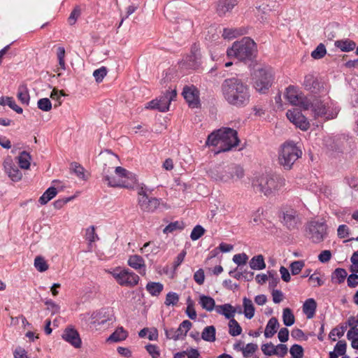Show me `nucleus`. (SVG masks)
I'll use <instances>...</instances> for the list:
<instances>
[{"label":"nucleus","instance_id":"f257e3e1","mask_svg":"<svg viewBox=\"0 0 358 358\" xmlns=\"http://www.w3.org/2000/svg\"><path fill=\"white\" fill-rule=\"evenodd\" d=\"M222 92L224 99L231 105L241 107L249 103V89L238 78L224 80L222 84Z\"/></svg>","mask_w":358,"mask_h":358},{"label":"nucleus","instance_id":"f03ea898","mask_svg":"<svg viewBox=\"0 0 358 358\" xmlns=\"http://www.w3.org/2000/svg\"><path fill=\"white\" fill-rule=\"evenodd\" d=\"M239 139L236 130L231 128H221L208 135L206 145L218 148L217 153L227 152L238 145Z\"/></svg>","mask_w":358,"mask_h":358},{"label":"nucleus","instance_id":"7ed1b4c3","mask_svg":"<svg viewBox=\"0 0 358 358\" xmlns=\"http://www.w3.org/2000/svg\"><path fill=\"white\" fill-rule=\"evenodd\" d=\"M285 179L280 175H262L252 182L253 188L266 196L275 195L285 186Z\"/></svg>","mask_w":358,"mask_h":358},{"label":"nucleus","instance_id":"20e7f679","mask_svg":"<svg viewBox=\"0 0 358 358\" xmlns=\"http://www.w3.org/2000/svg\"><path fill=\"white\" fill-rule=\"evenodd\" d=\"M115 176L109 175V169H103V180L107 182L109 187H124L127 189L134 188L137 182L136 176L122 166H117L115 170Z\"/></svg>","mask_w":358,"mask_h":358},{"label":"nucleus","instance_id":"39448f33","mask_svg":"<svg viewBox=\"0 0 358 358\" xmlns=\"http://www.w3.org/2000/svg\"><path fill=\"white\" fill-rule=\"evenodd\" d=\"M256 50V43L249 37L236 41L227 51L229 57H235L240 61L250 60Z\"/></svg>","mask_w":358,"mask_h":358},{"label":"nucleus","instance_id":"423d86ee","mask_svg":"<svg viewBox=\"0 0 358 358\" xmlns=\"http://www.w3.org/2000/svg\"><path fill=\"white\" fill-rule=\"evenodd\" d=\"M301 155V150L293 141H286L281 145L279 151V164L285 169L289 170Z\"/></svg>","mask_w":358,"mask_h":358},{"label":"nucleus","instance_id":"0eeeda50","mask_svg":"<svg viewBox=\"0 0 358 358\" xmlns=\"http://www.w3.org/2000/svg\"><path fill=\"white\" fill-rule=\"evenodd\" d=\"M148 189L145 185H141L137 189V201L141 210L145 213H154L161 206H166L161 199L150 196L148 194Z\"/></svg>","mask_w":358,"mask_h":358},{"label":"nucleus","instance_id":"6e6552de","mask_svg":"<svg viewBox=\"0 0 358 358\" xmlns=\"http://www.w3.org/2000/svg\"><path fill=\"white\" fill-rule=\"evenodd\" d=\"M274 77L271 69H260L255 72L254 87L262 94H265L272 85Z\"/></svg>","mask_w":358,"mask_h":358},{"label":"nucleus","instance_id":"1a4fd4ad","mask_svg":"<svg viewBox=\"0 0 358 358\" xmlns=\"http://www.w3.org/2000/svg\"><path fill=\"white\" fill-rule=\"evenodd\" d=\"M310 107L315 118H323L324 120H331L336 117L338 112L331 108L329 102H324L320 99H315L310 103Z\"/></svg>","mask_w":358,"mask_h":358},{"label":"nucleus","instance_id":"9d476101","mask_svg":"<svg viewBox=\"0 0 358 358\" xmlns=\"http://www.w3.org/2000/svg\"><path fill=\"white\" fill-rule=\"evenodd\" d=\"M113 276L121 286L132 287L138 283L139 276L129 269L115 270Z\"/></svg>","mask_w":358,"mask_h":358},{"label":"nucleus","instance_id":"9b49d317","mask_svg":"<svg viewBox=\"0 0 358 358\" xmlns=\"http://www.w3.org/2000/svg\"><path fill=\"white\" fill-rule=\"evenodd\" d=\"M285 98L294 106H299L304 110H308L310 108V102L294 86L290 85L286 89Z\"/></svg>","mask_w":358,"mask_h":358},{"label":"nucleus","instance_id":"f8f14e48","mask_svg":"<svg viewBox=\"0 0 358 358\" xmlns=\"http://www.w3.org/2000/svg\"><path fill=\"white\" fill-rule=\"evenodd\" d=\"M91 320V322L96 326H109L115 321L113 310L110 308H101L92 313Z\"/></svg>","mask_w":358,"mask_h":358},{"label":"nucleus","instance_id":"ddd939ff","mask_svg":"<svg viewBox=\"0 0 358 358\" xmlns=\"http://www.w3.org/2000/svg\"><path fill=\"white\" fill-rule=\"evenodd\" d=\"M327 226L323 222L311 221L307 227V235L313 243H320L324 240Z\"/></svg>","mask_w":358,"mask_h":358},{"label":"nucleus","instance_id":"4468645a","mask_svg":"<svg viewBox=\"0 0 358 358\" xmlns=\"http://www.w3.org/2000/svg\"><path fill=\"white\" fill-rule=\"evenodd\" d=\"M176 95L177 93L175 90L171 92L166 91L159 99H155L148 102L147 108L165 112L169 110L171 101L176 97Z\"/></svg>","mask_w":358,"mask_h":358},{"label":"nucleus","instance_id":"2eb2a0df","mask_svg":"<svg viewBox=\"0 0 358 358\" xmlns=\"http://www.w3.org/2000/svg\"><path fill=\"white\" fill-rule=\"evenodd\" d=\"M288 120L293 123L296 127H299L302 131H307L310 127V123L305 115L301 112L296 109L293 108L288 110L286 113Z\"/></svg>","mask_w":358,"mask_h":358},{"label":"nucleus","instance_id":"dca6fc26","mask_svg":"<svg viewBox=\"0 0 358 358\" xmlns=\"http://www.w3.org/2000/svg\"><path fill=\"white\" fill-rule=\"evenodd\" d=\"M192 322L189 320H184L177 329H169L165 330L166 336L169 339L174 341L186 336L187 333L191 329Z\"/></svg>","mask_w":358,"mask_h":358},{"label":"nucleus","instance_id":"f3484780","mask_svg":"<svg viewBox=\"0 0 358 358\" xmlns=\"http://www.w3.org/2000/svg\"><path fill=\"white\" fill-rule=\"evenodd\" d=\"M182 94L189 107L194 108L200 106L199 91L195 86L184 87Z\"/></svg>","mask_w":358,"mask_h":358},{"label":"nucleus","instance_id":"a211bd4d","mask_svg":"<svg viewBox=\"0 0 358 358\" xmlns=\"http://www.w3.org/2000/svg\"><path fill=\"white\" fill-rule=\"evenodd\" d=\"M282 223L289 230L296 229L300 224L298 212L292 208L282 213Z\"/></svg>","mask_w":358,"mask_h":358},{"label":"nucleus","instance_id":"6ab92c4d","mask_svg":"<svg viewBox=\"0 0 358 358\" xmlns=\"http://www.w3.org/2000/svg\"><path fill=\"white\" fill-rule=\"evenodd\" d=\"M227 166H217L208 171L210 177L216 181L227 182L231 180V176L227 173Z\"/></svg>","mask_w":358,"mask_h":358},{"label":"nucleus","instance_id":"aec40b11","mask_svg":"<svg viewBox=\"0 0 358 358\" xmlns=\"http://www.w3.org/2000/svg\"><path fill=\"white\" fill-rule=\"evenodd\" d=\"M200 54L199 49L194 44L192 48L191 54L187 55L182 64L187 69H195L199 66Z\"/></svg>","mask_w":358,"mask_h":358},{"label":"nucleus","instance_id":"412c9836","mask_svg":"<svg viewBox=\"0 0 358 358\" xmlns=\"http://www.w3.org/2000/svg\"><path fill=\"white\" fill-rule=\"evenodd\" d=\"M62 338L76 348L81 346L82 342L79 334L73 328H66L62 334Z\"/></svg>","mask_w":358,"mask_h":358},{"label":"nucleus","instance_id":"4be33fe9","mask_svg":"<svg viewBox=\"0 0 358 358\" xmlns=\"http://www.w3.org/2000/svg\"><path fill=\"white\" fill-rule=\"evenodd\" d=\"M237 3V0H219L216 8L217 13L220 16H223L227 13L231 12Z\"/></svg>","mask_w":358,"mask_h":358},{"label":"nucleus","instance_id":"5701e85b","mask_svg":"<svg viewBox=\"0 0 358 358\" xmlns=\"http://www.w3.org/2000/svg\"><path fill=\"white\" fill-rule=\"evenodd\" d=\"M4 168L8 177L15 182H17L22 178V173L18 168L12 163V162H5Z\"/></svg>","mask_w":358,"mask_h":358},{"label":"nucleus","instance_id":"b1692460","mask_svg":"<svg viewBox=\"0 0 358 358\" xmlns=\"http://www.w3.org/2000/svg\"><path fill=\"white\" fill-rule=\"evenodd\" d=\"M215 311L218 314L223 315L227 319L230 320L231 318L234 317L236 308L229 303H225L217 306L215 307Z\"/></svg>","mask_w":358,"mask_h":358},{"label":"nucleus","instance_id":"393cba45","mask_svg":"<svg viewBox=\"0 0 358 358\" xmlns=\"http://www.w3.org/2000/svg\"><path fill=\"white\" fill-rule=\"evenodd\" d=\"M280 327V324L276 317H271L267 322L264 330V336L266 338H271L273 337L275 333L277 332L278 328Z\"/></svg>","mask_w":358,"mask_h":358},{"label":"nucleus","instance_id":"a878e982","mask_svg":"<svg viewBox=\"0 0 358 358\" xmlns=\"http://www.w3.org/2000/svg\"><path fill=\"white\" fill-rule=\"evenodd\" d=\"M128 336V332L122 327H119L116 330L107 338V342H120L124 341Z\"/></svg>","mask_w":358,"mask_h":358},{"label":"nucleus","instance_id":"bb28decb","mask_svg":"<svg viewBox=\"0 0 358 358\" xmlns=\"http://www.w3.org/2000/svg\"><path fill=\"white\" fill-rule=\"evenodd\" d=\"M316 308V301L311 298L307 299L303 305V312L308 319L313 317Z\"/></svg>","mask_w":358,"mask_h":358},{"label":"nucleus","instance_id":"cd10ccee","mask_svg":"<svg viewBox=\"0 0 358 358\" xmlns=\"http://www.w3.org/2000/svg\"><path fill=\"white\" fill-rule=\"evenodd\" d=\"M335 46L343 52H350L356 48V43L348 38L335 41Z\"/></svg>","mask_w":358,"mask_h":358},{"label":"nucleus","instance_id":"c85d7f7f","mask_svg":"<svg viewBox=\"0 0 358 358\" xmlns=\"http://www.w3.org/2000/svg\"><path fill=\"white\" fill-rule=\"evenodd\" d=\"M199 304L203 309L209 312H211L214 309L215 310V307L217 306H215V300L212 297L206 295L200 296Z\"/></svg>","mask_w":358,"mask_h":358},{"label":"nucleus","instance_id":"c756f323","mask_svg":"<svg viewBox=\"0 0 358 358\" xmlns=\"http://www.w3.org/2000/svg\"><path fill=\"white\" fill-rule=\"evenodd\" d=\"M17 97L22 104H29L30 96L26 84L20 85L17 89Z\"/></svg>","mask_w":358,"mask_h":358},{"label":"nucleus","instance_id":"7c9ffc66","mask_svg":"<svg viewBox=\"0 0 358 358\" xmlns=\"http://www.w3.org/2000/svg\"><path fill=\"white\" fill-rule=\"evenodd\" d=\"M227 171L229 176H231V180H238L244 176L243 168L236 164L227 165Z\"/></svg>","mask_w":358,"mask_h":358},{"label":"nucleus","instance_id":"2f4dec72","mask_svg":"<svg viewBox=\"0 0 358 358\" xmlns=\"http://www.w3.org/2000/svg\"><path fill=\"white\" fill-rule=\"evenodd\" d=\"M128 264L136 270H138L142 268H145V267L144 259L142 257L137 255H131L129 257L128 259Z\"/></svg>","mask_w":358,"mask_h":358},{"label":"nucleus","instance_id":"473e14b6","mask_svg":"<svg viewBox=\"0 0 358 358\" xmlns=\"http://www.w3.org/2000/svg\"><path fill=\"white\" fill-rule=\"evenodd\" d=\"M243 306L245 317L248 319H252L255 315V310L252 301L250 299L244 297L243 300Z\"/></svg>","mask_w":358,"mask_h":358},{"label":"nucleus","instance_id":"72a5a7b5","mask_svg":"<svg viewBox=\"0 0 358 358\" xmlns=\"http://www.w3.org/2000/svg\"><path fill=\"white\" fill-rule=\"evenodd\" d=\"M215 334L216 329L214 326H207L201 333V338L208 342H214L216 338Z\"/></svg>","mask_w":358,"mask_h":358},{"label":"nucleus","instance_id":"f704fd0d","mask_svg":"<svg viewBox=\"0 0 358 358\" xmlns=\"http://www.w3.org/2000/svg\"><path fill=\"white\" fill-rule=\"evenodd\" d=\"M246 34L245 29L238 28V29H229L225 28L223 30L222 36L224 38L231 39L236 38L238 36L244 35Z\"/></svg>","mask_w":358,"mask_h":358},{"label":"nucleus","instance_id":"c9c22d12","mask_svg":"<svg viewBox=\"0 0 358 358\" xmlns=\"http://www.w3.org/2000/svg\"><path fill=\"white\" fill-rule=\"evenodd\" d=\"M145 288L150 294L157 296L162 292L164 285L161 282H149Z\"/></svg>","mask_w":358,"mask_h":358},{"label":"nucleus","instance_id":"e433bc0d","mask_svg":"<svg viewBox=\"0 0 358 358\" xmlns=\"http://www.w3.org/2000/svg\"><path fill=\"white\" fill-rule=\"evenodd\" d=\"M140 251L145 256H148L150 254L156 255L159 251V247L156 245L153 242L148 241L143 245Z\"/></svg>","mask_w":358,"mask_h":358},{"label":"nucleus","instance_id":"4c0bfd02","mask_svg":"<svg viewBox=\"0 0 358 358\" xmlns=\"http://www.w3.org/2000/svg\"><path fill=\"white\" fill-rule=\"evenodd\" d=\"M57 194V190L54 187H49L39 198V203L41 205L46 204L49 201L53 199Z\"/></svg>","mask_w":358,"mask_h":358},{"label":"nucleus","instance_id":"58836bf2","mask_svg":"<svg viewBox=\"0 0 358 358\" xmlns=\"http://www.w3.org/2000/svg\"><path fill=\"white\" fill-rule=\"evenodd\" d=\"M250 266L254 270L264 269L266 267L264 257L262 255L253 257L250 261Z\"/></svg>","mask_w":358,"mask_h":358},{"label":"nucleus","instance_id":"ea45409f","mask_svg":"<svg viewBox=\"0 0 358 358\" xmlns=\"http://www.w3.org/2000/svg\"><path fill=\"white\" fill-rule=\"evenodd\" d=\"M7 104L10 108H12L13 110H15L17 113L21 114L22 113V108L17 106L15 103V101L13 100L12 97H6V101L4 97H1L0 99V105L5 106Z\"/></svg>","mask_w":358,"mask_h":358},{"label":"nucleus","instance_id":"a19ab883","mask_svg":"<svg viewBox=\"0 0 358 358\" xmlns=\"http://www.w3.org/2000/svg\"><path fill=\"white\" fill-rule=\"evenodd\" d=\"M347 271L344 268H336L331 275V280L341 284L344 282L347 277Z\"/></svg>","mask_w":358,"mask_h":358},{"label":"nucleus","instance_id":"79ce46f5","mask_svg":"<svg viewBox=\"0 0 358 358\" xmlns=\"http://www.w3.org/2000/svg\"><path fill=\"white\" fill-rule=\"evenodd\" d=\"M229 334L232 336H237L242 333V328L238 324V322L234 319L231 318V320L229 322Z\"/></svg>","mask_w":358,"mask_h":358},{"label":"nucleus","instance_id":"37998d69","mask_svg":"<svg viewBox=\"0 0 358 358\" xmlns=\"http://www.w3.org/2000/svg\"><path fill=\"white\" fill-rule=\"evenodd\" d=\"M282 320L284 324L287 327L292 326L294 324L295 317L290 308H286L283 309Z\"/></svg>","mask_w":358,"mask_h":358},{"label":"nucleus","instance_id":"c03bdc74","mask_svg":"<svg viewBox=\"0 0 358 358\" xmlns=\"http://www.w3.org/2000/svg\"><path fill=\"white\" fill-rule=\"evenodd\" d=\"M31 156L26 151L22 152L18 157V163L21 169H28L30 166Z\"/></svg>","mask_w":358,"mask_h":358},{"label":"nucleus","instance_id":"a18cd8bd","mask_svg":"<svg viewBox=\"0 0 358 358\" xmlns=\"http://www.w3.org/2000/svg\"><path fill=\"white\" fill-rule=\"evenodd\" d=\"M243 356L245 358L250 357L258 350V345L255 343H248L245 347L241 348Z\"/></svg>","mask_w":358,"mask_h":358},{"label":"nucleus","instance_id":"49530a36","mask_svg":"<svg viewBox=\"0 0 358 358\" xmlns=\"http://www.w3.org/2000/svg\"><path fill=\"white\" fill-rule=\"evenodd\" d=\"M303 85L306 90H312L317 85V82L313 75L308 74L304 78Z\"/></svg>","mask_w":358,"mask_h":358},{"label":"nucleus","instance_id":"de8ad7c7","mask_svg":"<svg viewBox=\"0 0 358 358\" xmlns=\"http://www.w3.org/2000/svg\"><path fill=\"white\" fill-rule=\"evenodd\" d=\"M184 228V224L182 222L179 221H176L173 222H171L168 224L163 230L164 234L172 233L178 229L182 230Z\"/></svg>","mask_w":358,"mask_h":358},{"label":"nucleus","instance_id":"09e8293b","mask_svg":"<svg viewBox=\"0 0 358 358\" xmlns=\"http://www.w3.org/2000/svg\"><path fill=\"white\" fill-rule=\"evenodd\" d=\"M187 305L186 314L191 320H196L197 315L194 308V303L190 297L187 300Z\"/></svg>","mask_w":358,"mask_h":358},{"label":"nucleus","instance_id":"8fccbe9b","mask_svg":"<svg viewBox=\"0 0 358 358\" xmlns=\"http://www.w3.org/2000/svg\"><path fill=\"white\" fill-rule=\"evenodd\" d=\"M34 266L40 272H44L48 269V265L45 259L38 256L34 259Z\"/></svg>","mask_w":358,"mask_h":358},{"label":"nucleus","instance_id":"3c124183","mask_svg":"<svg viewBox=\"0 0 358 358\" xmlns=\"http://www.w3.org/2000/svg\"><path fill=\"white\" fill-rule=\"evenodd\" d=\"M179 301V296L176 292H169L166 296L164 304L167 306H176Z\"/></svg>","mask_w":358,"mask_h":358},{"label":"nucleus","instance_id":"603ef678","mask_svg":"<svg viewBox=\"0 0 358 358\" xmlns=\"http://www.w3.org/2000/svg\"><path fill=\"white\" fill-rule=\"evenodd\" d=\"M327 50L325 46L320 43L317 47L312 52L311 56L315 59H319L324 57Z\"/></svg>","mask_w":358,"mask_h":358},{"label":"nucleus","instance_id":"864d4df0","mask_svg":"<svg viewBox=\"0 0 358 358\" xmlns=\"http://www.w3.org/2000/svg\"><path fill=\"white\" fill-rule=\"evenodd\" d=\"M38 108L45 112H48L52 109V103L49 99L42 98L40 99L37 102Z\"/></svg>","mask_w":358,"mask_h":358},{"label":"nucleus","instance_id":"5fc2aeb1","mask_svg":"<svg viewBox=\"0 0 358 358\" xmlns=\"http://www.w3.org/2000/svg\"><path fill=\"white\" fill-rule=\"evenodd\" d=\"M289 352L293 358H303V348L298 344L293 345L289 350Z\"/></svg>","mask_w":358,"mask_h":358},{"label":"nucleus","instance_id":"6e6d98bb","mask_svg":"<svg viewBox=\"0 0 358 358\" xmlns=\"http://www.w3.org/2000/svg\"><path fill=\"white\" fill-rule=\"evenodd\" d=\"M305 264L301 260L294 261L290 264V270L292 275L299 274L302 268L304 267Z\"/></svg>","mask_w":358,"mask_h":358},{"label":"nucleus","instance_id":"4d7b16f0","mask_svg":"<svg viewBox=\"0 0 358 358\" xmlns=\"http://www.w3.org/2000/svg\"><path fill=\"white\" fill-rule=\"evenodd\" d=\"M85 239L90 242V244L99 239L94 226H91L86 229Z\"/></svg>","mask_w":358,"mask_h":358},{"label":"nucleus","instance_id":"13d9d810","mask_svg":"<svg viewBox=\"0 0 358 358\" xmlns=\"http://www.w3.org/2000/svg\"><path fill=\"white\" fill-rule=\"evenodd\" d=\"M205 233V229L201 225H196L192 231L190 238L192 241L200 238Z\"/></svg>","mask_w":358,"mask_h":358},{"label":"nucleus","instance_id":"bf43d9fd","mask_svg":"<svg viewBox=\"0 0 358 358\" xmlns=\"http://www.w3.org/2000/svg\"><path fill=\"white\" fill-rule=\"evenodd\" d=\"M61 96H64L63 90L59 91L55 88L53 89L50 94V98L57 101V103L55 104V108L59 106L62 103V101H61Z\"/></svg>","mask_w":358,"mask_h":358},{"label":"nucleus","instance_id":"052dcab7","mask_svg":"<svg viewBox=\"0 0 358 358\" xmlns=\"http://www.w3.org/2000/svg\"><path fill=\"white\" fill-rule=\"evenodd\" d=\"M107 74V69L106 67L102 66L98 69H96L94 73L93 76L96 80V82L100 83L103 80V78Z\"/></svg>","mask_w":358,"mask_h":358},{"label":"nucleus","instance_id":"680f3d73","mask_svg":"<svg viewBox=\"0 0 358 358\" xmlns=\"http://www.w3.org/2000/svg\"><path fill=\"white\" fill-rule=\"evenodd\" d=\"M81 13L80 9L79 6H76L71 11L69 18L68 22L69 24L73 25L76 23L77 19L80 17Z\"/></svg>","mask_w":358,"mask_h":358},{"label":"nucleus","instance_id":"e2e57ef3","mask_svg":"<svg viewBox=\"0 0 358 358\" xmlns=\"http://www.w3.org/2000/svg\"><path fill=\"white\" fill-rule=\"evenodd\" d=\"M287 347L284 344H278L277 346L274 345L273 351L271 353H274L275 355H278L283 357L287 353Z\"/></svg>","mask_w":358,"mask_h":358},{"label":"nucleus","instance_id":"0e129e2a","mask_svg":"<svg viewBox=\"0 0 358 358\" xmlns=\"http://www.w3.org/2000/svg\"><path fill=\"white\" fill-rule=\"evenodd\" d=\"M248 257L245 253L236 254L233 257V261L238 266L245 265L247 263Z\"/></svg>","mask_w":358,"mask_h":358},{"label":"nucleus","instance_id":"69168bd1","mask_svg":"<svg viewBox=\"0 0 358 358\" xmlns=\"http://www.w3.org/2000/svg\"><path fill=\"white\" fill-rule=\"evenodd\" d=\"M57 56L59 61V65L62 69H65V49L63 47L57 48Z\"/></svg>","mask_w":358,"mask_h":358},{"label":"nucleus","instance_id":"338daca9","mask_svg":"<svg viewBox=\"0 0 358 358\" xmlns=\"http://www.w3.org/2000/svg\"><path fill=\"white\" fill-rule=\"evenodd\" d=\"M347 344L345 341H339L335 348L334 350L338 355L343 356L345 354Z\"/></svg>","mask_w":358,"mask_h":358},{"label":"nucleus","instance_id":"774afa93","mask_svg":"<svg viewBox=\"0 0 358 358\" xmlns=\"http://www.w3.org/2000/svg\"><path fill=\"white\" fill-rule=\"evenodd\" d=\"M145 349L152 358H158L160 355L159 348L155 345L148 344L145 346Z\"/></svg>","mask_w":358,"mask_h":358}]
</instances>
